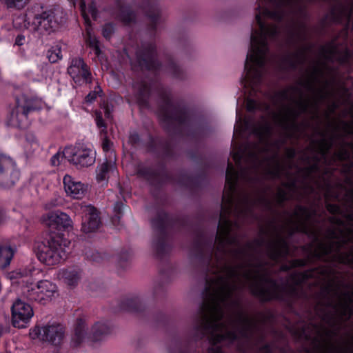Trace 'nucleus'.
<instances>
[{
  "instance_id": "nucleus-1",
  "label": "nucleus",
  "mask_w": 353,
  "mask_h": 353,
  "mask_svg": "<svg viewBox=\"0 0 353 353\" xmlns=\"http://www.w3.org/2000/svg\"><path fill=\"white\" fill-rule=\"evenodd\" d=\"M213 238H207L199 230L192 243L191 255L197 261L205 274V285L202 292L203 301L194 318V325L188 338L174 339L168 348L169 353H224L222 330L225 324L221 322L223 310L221 303L231 299L235 286L230 279L239 276L238 268L225 265L223 268L227 276L218 275L208 278L212 268Z\"/></svg>"
},
{
  "instance_id": "nucleus-2",
  "label": "nucleus",
  "mask_w": 353,
  "mask_h": 353,
  "mask_svg": "<svg viewBox=\"0 0 353 353\" xmlns=\"http://www.w3.org/2000/svg\"><path fill=\"white\" fill-rule=\"evenodd\" d=\"M298 0H256L255 21L259 29L250 30V41L244 72L241 75V86L252 92L260 87L263 77V69L270 52L268 40L276 41L280 36L279 24L283 21L286 13L285 8L292 6Z\"/></svg>"
},
{
  "instance_id": "nucleus-3",
  "label": "nucleus",
  "mask_w": 353,
  "mask_h": 353,
  "mask_svg": "<svg viewBox=\"0 0 353 353\" xmlns=\"http://www.w3.org/2000/svg\"><path fill=\"white\" fill-rule=\"evenodd\" d=\"M240 178H242L245 182L252 185H255L259 181L258 176H253L249 174V169L248 168H242V170L239 172L233 163L228 160L225 172V187L227 190L223 194L222 198L223 203L221 205L215 239L213 236H208L200 226L193 229L194 239H196L199 230H201L207 238H213V254H214V249L219 253L225 254L228 245L239 244L238 238L236 236L232 235V233L233 228H239V223L236 221H232L230 216L235 205V195L237 192Z\"/></svg>"
},
{
  "instance_id": "nucleus-4",
  "label": "nucleus",
  "mask_w": 353,
  "mask_h": 353,
  "mask_svg": "<svg viewBox=\"0 0 353 353\" xmlns=\"http://www.w3.org/2000/svg\"><path fill=\"white\" fill-rule=\"evenodd\" d=\"M159 98L158 114L167 132L181 135L180 127L188 126L187 136L195 143H199L209 134L210 125L203 116L196 117L195 125L191 126L188 109L185 105L174 104L170 94L165 91L161 92Z\"/></svg>"
},
{
  "instance_id": "nucleus-5",
  "label": "nucleus",
  "mask_w": 353,
  "mask_h": 353,
  "mask_svg": "<svg viewBox=\"0 0 353 353\" xmlns=\"http://www.w3.org/2000/svg\"><path fill=\"white\" fill-rule=\"evenodd\" d=\"M293 214L299 219L304 218L305 221H301L300 224L296 225L294 229L290 232V235L292 236L296 232L307 234L309 236H312L314 241L318 243V248L320 250H315L311 252V255L313 258L325 261V259L334 252V246H336V254L333 256L332 261L339 264L353 266V251L341 252V249L343 245L347 244V240L344 239L342 241H330V243L326 244L319 239L317 234L314 231H312L308 228L305 221L310 219L312 216L316 214L315 210H311L306 206L298 205Z\"/></svg>"
},
{
  "instance_id": "nucleus-6",
  "label": "nucleus",
  "mask_w": 353,
  "mask_h": 353,
  "mask_svg": "<svg viewBox=\"0 0 353 353\" xmlns=\"http://www.w3.org/2000/svg\"><path fill=\"white\" fill-rule=\"evenodd\" d=\"M151 226L154 232L152 248L155 257L161 261L171 250L169 230L174 226L179 229L192 228V223L188 216H172L165 210L159 209L151 219Z\"/></svg>"
},
{
  "instance_id": "nucleus-7",
  "label": "nucleus",
  "mask_w": 353,
  "mask_h": 353,
  "mask_svg": "<svg viewBox=\"0 0 353 353\" xmlns=\"http://www.w3.org/2000/svg\"><path fill=\"white\" fill-rule=\"evenodd\" d=\"M159 170L146 165L140 162L136 167V174L139 178L147 181L150 185H162L165 183L176 182L179 185L194 191L201 187L206 181L207 177L204 172H201L194 176L188 174L185 172L179 174L177 179L168 170L164 161L158 162Z\"/></svg>"
},
{
  "instance_id": "nucleus-8",
  "label": "nucleus",
  "mask_w": 353,
  "mask_h": 353,
  "mask_svg": "<svg viewBox=\"0 0 353 353\" xmlns=\"http://www.w3.org/2000/svg\"><path fill=\"white\" fill-rule=\"evenodd\" d=\"M256 277L261 282L270 284L274 290L263 288L259 283H254L250 287L252 295L257 298L261 303H270L273 301L281 302L289 308H292L296 301L300 299L303 294L302 288L285 283L281 290L280 286L275 279L270 278L266 274H259L256 271Z\"/></svg>"
},
{
  "instance_id": "nucleus-9",
  "label": "nucleus",
  "mask_w": 353,
  "mask_h": 353,
  "mask_svg": "<svg viewBox=\"0 0 353 353\" xmlns=\"http://www.w3.org/2000/svg\"><path fill=\"white\" fill-rule=\"evenodd\" d=\"M70 241L63 233L51 234L49 239L37 243L34 250L38 259L46 265H54L63 261L65 256L64 248L68 247Z\"/></svg>"
},
{
  "instance_id": "nucleus-10",
  "label": "nucleus",
  "mask_w": 353,
  "mask_h": 353,
  "mask_svg": "<svg viewBox=\"0 0 353 353\" xmlns=\"http://www.w3.org/2000/svg\"><path fill=\"white\" fill-rule=\"evenodd\" d=\"M118 310L134 313L148 319H151L157 326L165 327L170 323V318L167 314L163 312L152 313L137 296L123 297L119 303Z\"/></svg>"
},
{
  "instance_id": "nucleus-11",
  "label": "nucleus",
  "mask_w": 353,
  "mask_h": 353,
  "mask_svg": "<svg viewBox=\"0 0 353 353\" xmlns=\"http://www.w3.org/2000/svg\"><path fill=\"white\" fill-rule=\"evenodd\" d=\"M39 109H40V104L37 99L29 98L25 94L16 97L15 107L10 114L8 125L19 128H25L28 115Z\"/></svg>"
},
{
  "instance_id": "nucleus-12",
  "label": "nucleus",
  "mask_w": 353,
  "mask_h": 353,
  "mask_svg": "<svg viewBox=\"0 0 353 353\" xmlns=\"http://www.w3.org/2000/svg\"><path fill=\"white\" fill-rule=\"evenodd\" d=\"M251 131L261 141L270 137L273 132L272 125L267 121L256 123L252 117H244L236 108V125L234 128V135L241 136L247 131Z\"/></svg>"
},
{
  "instance_id": "nucleus-13",
  "label": "nucleus",
  "mask_w": 353,
  "mask_h": 353,
  "mask_svg": "<svg viewBox=\"0 0 353 353\" xmlns=\"http://www.w3.org/2000/svg\"><path fill=\"white\" fill-rule=\"evenodd\" d=\"M74 7L79 1L80 8L85 23L90 25L91 21L89 16L86 13V5L85 0H68ZM140 8L143 10L145 16L149 19L148 30L152 34L155 35L158 25L161 19V11L157 3L154 0H142Z\"/></svg>"
},
{
  "instance_id": "nucleus-14",
  "label": "nucleus",
  "mask_w": 353,
  "mask_h": 353,
  "mask_svg": "<svg viewBox=\"0 0 353 353\" xmlns=\"http://www.w3.org/2000/svg\"><path fill=\"white\" fill-rule=\"evenodd\" d=\"M25 21L28 24L30 23L33 29L43 34V32L48 33L54 32L58 28L59 25L62 22L61 18L59 17L54 9L41 10L35 13L31 21V15L29 12L26 15Z\"/></svg>"
},
{
  "instance_id": "nucleus-15",
  "label": "nucleus",
  "mask_w": 353,
  "mask_h": 353,
  "mask_svg": "<svg viewBox=\"0 0 353 353\" xmlns=\"http://www.w3.org/2000/svg\"><path fill=\"white\" fill-rule=\"evenodd\" d=\"M136 60L141 70L159 72L162 63L158 59L157 46L154 43L142 44L135 52Z\"/></svg>"
},
{
  "instance_id": "nucleus-16",
  "label": "nucleus",
  "mask_w": 353,
  "mask_h": 353,
  "mask_svg": "<svg viewBox=\"0 0 353 353\" xmlns=\"http://www.w3.org/2000/svg\"><path fill=\"white\" fill-rule=\"evenodd\" d=\"M33 339L39 338L54 346H60L65 337V327L61 323H54L43 326H36L30 332Z\"/></svg>"
},
{
  "instance_id": "nucleus-17",
  "label": "nucleus",
  "mask_w": 353,
  "mask_h": 353,
  "mask_svg": "<svg viewBox=\"0 0 353 353\" xmlns=\"http://www.w3.org/2000/svg\"><path fill=\"white\" fill-rule=\"evenodd\" d=\"M20 177V170L15 161L8 156L0 153V188L12 187Z\"/></svg>"
},
{
  "instance_id": "nucleus-18",
  "label": "nucleus",
  "mask_w": 353,
  "mask_h": 353,
  "mask_svg": "<svg viewBox=\"0 0 353 353\" xmlns=\"http://www.w3.org/2000/svg\"><path fill=\"white\" fill-rule=\"evenodd\" d=\"M68 161L77 168H88L93 165L96 160V152L86 147H66Z\"/></svg>"
},
{
  "instance_id": "nucleus-19",
  "label": "nucleus",
  "mask_w": 353,
  "mask_h": 353,
  "mask_svg": "<svg viewBox=\"0 0 353 353\" xmlns=\"http://www.w3.org/2000/svg\"><path fill=\"white\" fill-rule=\"evenodd\" d=\"M12 325L14 327L23 328L27 326L34 312L31 305L18 299L12 305Z\"/></svg>"
},
{
  "instance_id": "nucleus-20",
  "label": "nucleus",
  "mask_w": 353,
  "mask_h": 353,
  "mask_svg": "<svg viewBox=\"0 0 353 353\" xmlns=\"http://www.w3.org/2000/svg\"><path fill=\"white\" fill-rule=\"evenodd\" d=\"M238 321L243 325L239 330V334L242 338L251 340L254 339L255 333L258 332L259 334L256 338V343L259 344L265 342L266 336L254 320L249 318L242 312H240L239 313Z\"/></svg>"
},
{
  "instance_id": "nucleus-21",
  "label": "nucleus",
  "mask_w": 353,
  "mask_h": 353,
  "mask_svg": "<svg viewBox=\"0 0 353 353\" xmlns=\"http://www.w3.org/2000/svg\"><path fill=\"white\" fill-rule=\"evenodd\" d=\"M67 72L76 84L90 83L92 81L90 68L82 58H73Z\"/></svg>"
},
{
  "instance_id": "nucleus-22",
  "label": "nucleus",
  "mask_w": 353,
  "mask_h": 353,
  "mask_svg": "<svg viewBox=\"0 0 353 353\" xmlns=\"http://www.w3.org/2000/svg\"><path fill=\"white\" fill-rule=\"evenodd\" d=\"M298 110L288 108L287 116L279 119V125L288 132H298L300 125L296 120L302 113L307 112L308 103L305 101H299L296 103Z\"/></svg>"
},
{
  "instance_id": "nucleus-23",
  "label": "nucleus",
  "mask_w": 353,
  "mask_h": 353,
  "mask_svg": "<svg viewBox=\"0 0 353 353\" xmlns=\"http://www.w3.org/2000/svg\"><path fill=\"white\" fill-rule=\"evenodd\" d=\"M57 292V286L51 281L41 280L37 282V288L29 290L28 297L30 300L45 304L51 299Z\"/></svg>"
},
{
  "instance_id": "nucleus-24",
  "label": "nucleus",
  "mask_w": 353,
  "mask_h": 353,
  "mask_svg": "<svg viewBox=\"0 0 353 353\" xmlns=\"http://www.w3.org/2000/svg\"><path fill=\"white\" fill-rule=\"evenodd\" d=\"M84 216L82 220L81 231L91 233L97 231L101 224L99 212L92 205H85L83 208Z\"/></svg>"
},
{
  "instance_id": "nucleus-25",
  "label": "nucleus",
  "mask_w": 353,
  "mask_h": 353,
  "mask_svg": "<svg viewBox=\"0 0 353 353\" xmlns=\"http://www.w3.org/2000/svg\"><path fill=\"white\" fill-rule=\"evenodd\" d=\"M265 191L263 192V195L256 199H252L250 194L245 193L241 199V203L244 205L242 209H239V213L243 215L253 213L254 206L259 205L264 208L267 210H273L272 202L267 198L264 194Z\"/></svg>"
},
{
  "instance_id": "nucleus-26",
  "label": "nucleus",
  "mask_w": 353,
  "mask_h": 353,
  "mask_svg": "<svg viewBox=\"0 0 353 353\" xmlns=\"http://www.w3.org/2000/svg\"><path fill=\"white\" fill-rule=\"evenodd\" d=\"M353 14V3L344 4L339 3L337 7H333L330 13L326 14L322 20L324 23L330 20L332 23L341 24L344 19L350 21Z\"/></svg>"
},
{
  "instance_id": "nucleus-27",
  "label": "nucleus",
  "mask_w": 353,
  "mask_h": 353,
  "mask_svg": "<svg viewBox=\"0 0 353 353\" xmlns=\"http://www.w3.org/2000/svg\"><path fill=\"white\" fill-rule=\"evenodd\" d=\"M321 54L328 61H332V57L339 54L337 61L340 64L348 63L353 56L352 51L347 48L339 51L333 41L321 48Z\"/></svg>"
},
{
  "instance_id": "nucleus-28",
  "label": "nucleus",
  "mask_w": 353,
  "mask_h": 353,
  "mask_svg": "<svg viewBox=\"0 0 353 353\" xmlns=\"http://www.w3.org/2000/svg\"><path fill=\"white\" fill-rule=\"evenodd\" d=\"M116 9L114 18L125 26H130L136 22L137 15L130 6L124 4L121 0H115Z\"/></svg>"
},
{
  "instance_id": "nucleus-29",
  "label": "nucleus",
  "mask_w": 353,
  "mask_h": 353,
  "mask_svg": "<svg viewBox=\"0 0 353 353\" xmlns=\"http://www.w3.org/2000/svg\"><path fill=\"white\" fill-rule=\"evenodd\" d=\"M63 182L66 194L73 199H80L87 192V187L84 183L76 181L70 175L66 174Z\"/></svg>"
},
{
  "instance_id": "nucleus-30",
  "label": "nucleus",
  "mask_w": 353,
  "mask_h": 353,
  "mask_svg": "<svg viewBox=\"0 0 353 353\" xmlns=\"http://www.w3.org/2000/svg\"><path fill=\"white\" fill-rule=\"evenodd\" d=\"M312 46L304 47L301 50L288 54L281 59V63L285 69L295 70L299 65L303 64L306 58V52L310 51Z\"/></svg>"
},
{
  "instance_id": "nucleus-31",
  "label": "nucleus",
  "mask_w": 353,
  "mask_h": 353,
  "mask_svg": "<svg viewBox=\"0 0 353 353\" xmlns=\"http://www.w3.org/2000/svg\"><path fill=\"white\" fill-rule=\"evenodd\" d=\"M49 228L56 229L59 231H63L72 227V220L65 212L59 210L54 211L50 213L48 216Z\"/></svg>"
},
{
  "instance_id": "nucleus-32",
  "label": "nucleus",
  "mask_w": 353,
  "mask_h": 353,
  "mask_svg": "<svg viewBox=\"0 0 353 353\" xmlns=\"http://www.w3.org/2000/svg\"><path fill=\"white\" fill-rule=\"evenodd\" d=\"M269 256L273 260L286 257L290 254V245L288 241L278 235L276 241L268 245Z\"/></svg>"
},
{
  "instance_id": "nucleus-33",
  "label": "nucleus",
  "mask_w": 353,
  "mask_h": 353,
  "mask_svg": "<svg viewBox=\"0 0 353 353\" xmlns=\"http://www.w3.org/2000/svg\"><path fill=\"white\" fill-rule=\"evenodd\" d=\"M250 143H248L245 147L239 146L236 150H232L231 152V156L234 161L236 166L239 168V172H241L242 170V168H245L242 165V161L245 159V156L246 158L248 160L252 161H258V154L254 152V151H249L247 152V150L250 147Z\"/></svg>"
},
{
  "instance_id": "nucleus-34",
  "label": "nucleus",
  "mask_w": 353,
  "mask_h": 353,
  "mask_svg": "<svg viewBox=\"0 0 353 353\" xmlns=\"http://www.w3.org/2000/svg\"><path fill=\"white\" fill-rule=\"evenodd\" d=\"M150 94L151 87L148 83L143 81L137 83L135 97L139 105L148 108L149 106Z\"/></svg>"
},
{
  "instance_id": "nucleus-35",
  "label": "nucleus",
  "mask_w": 353,
  "mask_h": 353,
  "mask_svg": "<svg viewBox=\"0 0 353 353\" xmlns=\"http://www.w3.org/2000/svg\"><path fill=\"white\" fill-rule=\"evenodd\" d=\"M86 323L82 319H77L72 335L71 344L73 347H79L84 341L86 336Z\"/></svg>"
},
{
  "instance_id": "nucleus-36",
  "label": "nucleus",
  "mask_w": 353,
  "mask_h": 353,
  "mask_svg": "<svg viewBox=\"0 0 353 353\" xmlns=\"http://www.w3.org/2000/svg\"><path fill=\"white\" fill-rule=\"evenodd\" d=\"M116 171L117 165L115 162L112 160H105V161L97 168V181L98 182L107 181L110 174H114Z\"/></svg>"
},
{
  "instance_id": "nucleus-37",
  "label": "nucleus",
  "mask_w": 353,
  "mask_h": 353,
  "mask_svg": "<svg viewBox=\"0 0 353 353\" xmlns=\"http://www.w3.org/2000/svg\"><path fill=\"white\" fill-rule=\"evenodd\" d=\"M112 332V327L109 322H97L92 327V339L94 341H99Z\"/></svg>"
},
{
  "instance_id": "nucleus-38",
  "label": "nucleus",
  "mask_w": 353,
  "mask_h": 353,
  "mask_svg": "<svg viewBox=\"0 0 353 353\" xmlns=\"http://www.w3.org/2000/svg\"><path fill=\"white\" fill-rule=\"evenodd\" d=\"M313 342L314 343V353H347L348 352H353L352 350L350 348H341L335 346L331 342L327 343V347L321 343V341L318 338H314L313 339Z\"/></svg>"
},
{
  "instance_id": "nucleus-39",
  "label": "nucleus",
  "mask_w": 353,
  "mask_h": 353,
  "mask_svg": "<svg viewBox=\"0 0 353 353\" xmlns=\"http://www.w3.org/2000/svg\"><path fill=\"white\" fill-rule=\"evenodd\" d=\"M319 272L323 276H330L334 274L332 269L321 268H312L301 272H295L294 276H299L302 281L305 283L307 280L314 277V273Z\"/></svg>"
},
{
  "instance_id": "nucleus-40",
  "label": "nucleus",
  "mask_w": 353,
  "mask_h": 353,
  "mask_svg": "<svg viewBox=\"0 0 353 353\" xmlns=\"http://www.w3.org/2000/svg\"><path fill=\"white\" fill-rule=\"evenodd\" d=\"M14 255V250L10 246L0 245V269L8 267Z\"/></svg>"
},
{
  "instance_id": "nucleus-41",
  "label": "nucleus",
  "mask_w": 353,
  "mask_h": 353,
  "mask_svg": "<svg viewBox=\"0 0 353 353\" xmlns=\"http://www.w3.org/2000/svg\"><path fill=\"white\" fill-rule=\"evenodd\" d=\"M166 70L172 76L173 78L179 80H183L185 77L183 70L172 58L169 57L167 60Z\"/></svg>"
},
{
  "instance_id": "nucleus-42",
  "label": "nucleus",
  "mask_w": 353,
  "mask_h": 353,
  "mask_svg": "<svg viewBox=\"0 0 353 353\" xmlns=\"http://www.w3.org/2000/svg\"><path fill=\"white\" fill-rule=\"evenodd\" d=\"M159 145L162 149L161 154V157H162V159H174L175 158L176 153L170 141L160 139L159 142Z\"/></svg>"
},
{
  "instance_id": "nucleus-43",
  "label": "nucleus",
  "mask_w": 353,
  "mask_h": 353,
  "mask_svg": "<svg viewBox=\"0 0 353 353\" xmlns=\"http://www.w3.org/2000/svg\"><path fill=\"white\" fill-rule=\"evenodd\" d=\"M63 278L67 285L75 287L80 279V271L78 269H68L63 272Z\"/></svg>"
},
{
  "instance_id": "nucleus-44",
  "label": "nucleus",
  "mask_w": 353,
  "mask_h": 353,
  "mask_svg": "<svg viewBox=\"0 0 353 353\" xmlns=\"http://www.w3.org/2000/svg\"><path fill=\"white\" fill-rule=\"evenodd\" d=\"M291 40H305L306 38V25L303 22L297 23V29H292L290 31Z\"/></svg>"
},
{
  "instance_id": "nucleus-45",
  "label": "nucleus",
  "mask_w": 353,
  "mask_h": 353,
  "mask_svg": "<svg viewBox=\"0 0 353 353\" xmlns=\"http://www.w3.org/2000/svg\"><path fill=\"white\" fill-rule=\"evenodd\" d=\"M68 161V155L66 154V147L63 151L59 150L54 154L50 159V165L54 167H57Z\"/></svg>"
},
{
  "instance_id": "nucleus-46",
  "label": "nucleus",
  "mask_w": 353,
  "mask_h": 353,
  "mask_svg": "<svg viewBox=\"0 0 353 353\" xmlns=\"http://www.w3.org/2000/svg\"><path fill=\"white\" fill-rule=\"evenodd\" d=\"M47 57L50 63H57L59 60L62 59L61 47L59 46L52 47L48 50Z\"/></svg>"
},
{
  "instance_id": "nucleus-47",
  "label": "nucleus",
  "mask_w": 353,
  "mask_h": 353,
  "mask_svg": "<svg viewBox=\"0 0 353 353\" xmlns=\"http://www.w3.org/2000/svg\"><path fill=\"white\" fill-rule=\"evenodd\" d=\"M132 256V250L130 249H122L118 255V264L125 268Z\"/></svg>"
},
{
  "instance_id": "nucleus-48",
  "label": "nucleus",
  "mask_w": 353,
  "mask_h": 353,
  "mask_svg": "<svg viewBox=\"0 0 353 353\" xmlns=\"http://www.w3.org/2000/svg\"><path fill=\"white\" fill-rule=\"evenodd\" d=\"M160 139H163L162 138L154 137L150 133L148 134V141L146 144V147L150 152L152 153H157L158 152V147L159 142Z\"/></svg>"
},
{
  "instance_id": "nucleus-49",
  "label": "nucleus",
  "mask_w": 353,
  "mask_h": 353,
  "mask_svg": "<svg viewBox=\"0 0 353 353\" xmlns=\"http://www.w3.org/2000/svg\"><path fill=\"white\" fill-rule=\"evenodd\" d=\"M115 30V24L113 22H108L102 26L101 34L106 40H110L114 34Z\"/></svg>"
},
{
  "instance_id": "nucleus-50",
  "label": "nucleus",
  "mask_w": 353,
  "mask_h": 353,
  "mask_svg": "<svg viewBox=\"0 0 353 353\" xmlns=\"http://www.w3.org/2000/svg\"><path fill=\"white\" fill-rule=\"evenodd\" d=\"M8 8L21 9L27 3L28 0H1Z\"/></svg>"
},
{
  "instance_id": "nucleus-51",
  "label": "nucleus",
  "mask_w": 353,
  "mask_h": 353,
  "mask_svg": "<svg viewBox=\"0 0 353 353\" xmlns=\"http://www.w3.org/2000/svg\"><path fill=\"white\" fill-rule=\"evenodd\" d=\"M40 273V270L36 268L33 265L29 264L23 270H20L21 276H32Z\"/></svg>"
},
{
  "instance_id": "nucleus-52",
  "label": "nucleus",
  "mask_w": 353,
  "mask_h": 353,
  "mask_svg": "<svg viewBox=\"0 0 353 353\" xmlns=\"http://www.w3.org/2000/svg\"><path fill=\"white\" fill-rule=\"evenodd\" d=\"M223 334L224 341H227L229 345H232L239 339V334L234 330H226Z\"/></svg>"
},
{
  "instance_id": "nucleus-53",
  "label": "nucleus",
  "mask_w": 353,
  "mask_h": 353,
  "mask_svg": "<svg viewBox=\"0 0 353 353\" xmlns=\"http://www.w3.org/2000/svg\"><path fill=\"white\" fill-rule=\"evenodd\" d=\"M334 142V138L331 137L330 140H327L325 139H323L321 141H318L321 146V149L322 151L323 155H325L327 152L332 147Z\"/></svg>"
},
{
  "instance_id": "nucleus-54",
  "label": "nucleus",
  "mask_w": 353,
  "mask_h": 353,
  "mask_svg": "<svg viewBox=\"0 0 353 353\" xmlns=\"http://www.w3.org/2000/svg\"><path fill=\"white\" fill-rule=\"evenodd\" d=\"M246 109L248 112L254 113L260 109V103L255 99L248 98L246 100Z\"/></svg>"
},
{
  "instance_id": "nucleus-55",
  "label": "nucleus",
  "mask_w": 353,
  "mask_h": 353,
  "mask_svg": "<svg viewBox=\"0 0 353 353\" xmlns=\"http://www.w3.org/2000/svg\"><path fill=\"white\" fill-rule=\"evenodd\" d=\"M124 208L125 205L122 202L117 201L115 203L114 206V212L115 213V216L113 219V221H114L116 219H117L118 221H119L120 219L123 216Z\"/></svg>"
},
{
  "instance_id": "nucleus-56",
  "label": "nucleus",
  "mask_w": 353,
  "mask_h": 353,
  "mask_svg": "<svg viewBox=\"0 0 353 353\" xmlns=\"http://www.w3.org/2000/svg\"><path fill=\"white\" fill-rule=\"evenodd\" d=\"M85 256L88 259L96 263H100L103 259L102 254L97 251L88 252L85 253Z\"/></svg>"
},
{
  "instance_id": "nucleus-57",
  "label": "nucleus",
  "mask_w": 353,
  "mask_h": 353,
  "mask_svg": "<svg viewBox=\"0 0 353 353\" xmlns=\"http://www.w3.org/2000/svg\"><path fill=\"white\" fill-rule=\"evenodd\" d=\"M275 344L274 343H265L258 347V353H273Z\"/></svg>"
},
{
  "instance_id": "nucleus-58",
  "label": "nucleus",
  "mask_w": 353,
  "mask_h": 353,
  "mask_svg": "<svg viewBox=\"0 0 353 353\" xmlns=\"http://www.w3.org/2000/svg\"><path fill=\"white\" fill-rule=\"evenodd\" d=\"M276 199L278 203L280 205H283L289 199L288 192L285 190L280 188L276 194Z\"/></svg>"
},
{
  "instance_id": "nucleus-59",
  "label": "nucleus",
  "mask_w": 353,
  "mask_h": 353,
  "mask_svg": "<svg viewBox=\"0 0 353 353\" xmlns=\"http://www.w3.org/2000/svg\"><path fill=\"white\" fill-rule=\"evenodd\" d=\"M326 208L327 211L332 214H342L343 211L339 205L335 203H327Z\"/></svg>"
},
{
  "instance_id": "nucleus-60",
  "label": "nucleus",
  "mask_w": 353,
  "mask_h": 353,
  "mask_svg": "<svg viewBox=\"0 0 353 353\" xmlns=\"http://www.w3.org/2000/svg\"><path fill=\"white\" fill-rule=\"evenodd\" d=\"M310 259H295L290 261L292 268H303L307 265Z\"/></svg>"
},
{
  "instance_id": "nucleus-61",
  "label": "nucleus",
  "mask_w": 353,
  "mask_h": 353,
  "mask_svg": "<svg viewBox=\"0 0 353 353\" xmlns=\"http://www.w3.org/2000/svg\"><path fill=\"white\" fill-rule=\"evenodd\" d=\"M324 76V71L321 67L319 65H316L313 68L312 72V77L313 78L314 81H319V78H321Z\"/></svg>"
},
{
  "instance_id": "nucleus-62",
  "label": "nucleus",
  "mask_w": 353,
  "mask_h": 353,
  "mask_svg": "<svg viewBox=\"0 0 353 353\" xmlns=\"http://www.w3.org/2000/svg\"><path fill=\"white\" fill-rule=\"evenodd\" d=\"M99 91L93 90L90 91L85 97L84 102L86 104H91L97 99L99 96Z\"/></svg>"
},
{
  "instance_id": "nucleus-63",
  "label": "nucleus",
  "mask_w": 353,
  "mask_h": 353,
  "mask_svg": "<svg viewBox=\"0 0 353 353\" xmlns=\"http://www.w3.org/2000/svg\"><path fill=\"white\" fill-rule=\"evenodd\" d=\"M336 156L340 161H347L350 157V153L345 148H343L339 152L336 154Z\"/></svg>"
},
{
  "instance_id": "nucleus-64",
  "label": "nucleus",
  "mask_w": 353,
  "mask_h": 353,
  "mask_svg": "<svg viewBox=\"0 0 353 353\" xmlns=\"http://www.w3.org/2000/svg\"><path fill=\"white\" fill-rule=\"evenodd\" d=\"M88 12L91 15L92 18L96 21L98 18V10L94 2H91L88 6Z\"/></svg>"
}]
</instances>
